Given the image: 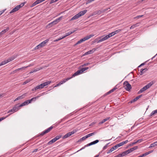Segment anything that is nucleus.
<instances>
[{
    "instance_id": "12",
    "label": "nucleus",
    "mask_w": 157,
    "mask_h": 157,
    "mask_svg": "<svg viewBox=\"0 0 157 157\" xmlns=\"http://www.w3.org/2000/svg\"><path fill=\"white\" fill-rule=\"evenodd\" d=\"M147 70V69L145 68L144 69H142L140 71V75H142L144 72L146 71Z\"/></svg>"
},
{
    "instance_id": "29",
    "label": "nucleus",
    "mask_w": 157,
    "mask_h": 157,
    "mask_svg": "<svg viewBox=\"0 0 157 157\" xmlns=\"http://www.w3.org/2000/svg\"><path fill=\"white\" fill-rule=\"evenodd\" d=\"M74 32V31H70L67 33H66L65 35L64 36H65V37H67V36L70 35V34H72V33H73Z\"/></svg>"
},
{
    "instance_id": "56",
    "label": "nucleus",
    "mask_w": 157,
    "mask_h": 157,
    "mask_svg": "<svg viewBox=\"0 0 157 157\" xmlns=\"http://www.w3.org/2000/svg\"><path fill=\"white\" fill-rule=\"evenodd\" d=\"M143 141L142 139H139L136 141V142L137 143H140Z\"/></svg>"
},
{
    "instance_id": "14",
    "label": "nucleus",
    "mask_w": 157,
    "mask_h": 157,
    "mask_svg": "<svg viewBox=\"0 0 157 157\" xmlns=\"http://www.w3.org/2000/svg\"><path fill=\"white\" fill-rule=\"evenodd\" d=\"M88 69V67H86L85 68H82L80 70H79V74L82 73L83 72H84L85 71L87 70Z\"/></svg>"
},
{
    "instance_id": "35",
    "label": "nucleus",
    "mask_w": 157,
    "mask_h": 157,
    "mask_svg": "<svg viewBox=\"0 0 157 157\" xmlns=\"http://www.w3.org/2000/svg\"><path fill=\"white\" fill-rule=\"evenodd\" d=\"M53 25V24L52 23V22L48 24L47 25V27L48 28H50L51 27H52Z\"/></svg>"
},
{
    "instance_id": "39",
    "label": "nucleus",
    "mask_w": 157,
    "mask_h": 157,
    "mask_svg": "<svg viewBox=\"0 0 157 157\" xmlns=\"http://www.w3.org/2000/svg\"><path fill=\"white\" fill-rule=\"evenodd\" d=\"M24 4H25L24 3H22L21 4H20V5H17V6H18L19 8V9H20V8L23 7L24 6Z\"/></svg>"
},
{
    "instance_id": "18",
    "label": "nucleus",
    "mask_w": 157,
    "mask_h": 157,
    "mask_svg": "<svg viewBox=\"0 0 157 157\" xmlns=\"http://www.w3.org/2000/svg\"><path fill=\"white\" fill-rule=\"evenodd\" d=\"M78 70L76 72H75V73H74L72 75V76L68 78H70V79H71V78H73V77H75V76H78Z\"/></svg>"
},
{
    "instance_id": "19",
    "label": "nucleus",
    "mask_w": 157,
    "mask_h": 157,
    "mask_svg": "<svg viewBox=\"0 0 157 157\" xmlns=\"http://www.w3.org/2000/svg\"><path fill=\"white\" fill-rule=\"evenodd\" d=\"M20 109V108L19 106H17V105H16L15 106H14L13 109L14 110V112H16L19 110Z\"/></svg>"
},
{
    "instance_id": "30",
    "label": "nucleus",
    "mask_w": 157,
    "mask_h": 157,
    "mask_svg": "<svg viewBox=\"0 0 157 157\" xmlns=\"http://www.w3.org/2000/svg\"><path fill=\"white\" fill-rule=\"evenodd\" d=\"M122 146V145L121 143H120L119 144H116V145L114 146V147L116 149L118 147H119Z\"/></svg>"
},
{
    "instance_id": "3",
    "label": "nucleus",
    "mask_w": 157,
    "mask_h": 157,
    "mask_svg": "<svg viewBox=\"0 0 157 157\" xmlns=\"http://www.w3.org/2000/svg\"><path fill=\"white\" fill-rule=\"evenodd\" d=\"M15 59V57L13 56L9 58L8 59L5 60L0 63V66L4 65L12 61Z\"/></svg>"
},
{
    "instance_id": "5",
    "label": "nucleus",
    "mask_w": 157,
    "mask_h": 157,
    "mask_svg": "<svg viewBox=\"0 0 157 157\" xmlns=\"http://www.w3.org/2000/svg\"><path fill=\"white\" fill-rule=\"evenodd\" d=\"M53 128V126H51L49 128L45 130V131L42 132V133L39 135V136H43L44 134L48 133Z\"/></svg>"
},
{
    "instance_id": "41",
    "label": "nucleus",
    "mask_w": 157,
    "mask_h": 157,
    "mask_svg": "<svg viewBox=\"0 0 157 157\" xmlns=\"http://www.w3.org/2000/svg\"><path fill=\"white\" fill-rule=\"evenodd\" d=\"M121 31V29H118L117 30H116L115 31H114V33H115V34H117V33H118L120 32V31Z\"/></svg>"
},
{
    "instance_id": "1",
    "label": "nucleus",
    "mask_w": 157,
    "mask_h": 157,
    "mask_svg": "<svg viewBox=\"0 0 157 157\" xmlns=\"http://www.w3.org/2000/svg\"><path fill=\"white\" fill-rule=\"evenodd\" d=\"M154 84L153 81L151 82L145 86L144 87L142 88L138 92L139 94H141L148 89Z\"/></svg>"
},
{
    "instance_id": "26",
    "label": "nucleus",
    "mask_w": 157,
    "mask_h": 157,
    "mask_svg": "<svg viewBox=\"0 0 157 157\" xmlns=\"http://www.w3.org/2000/svg\"><path fill=\"white\" fill-rule=\"evenodd\" d=\"M131 153L130 151L129 150V149H128V150H127L125 151H124L123 152V154H124V156L127 155L129 153Z\"/></svg>"
},
{
    "instance_id": "62",
    "label": "nucleus",
    "mask_w": 157,
    "mask_h": 157,
    "mask_svg": "<svg viewBox=\"0 0 157 157\" xmlns=\"http://www.w3.org/2000/svg\"><path fill=\"white\" fill-rule=\"evenodd\" d=\"M135 27L134 26V25H132V26H131V27L130 28V29H133L134 28H135Z\"/></svg>"
},
{
    "instance_id": "11",
    "label": "nucleus",
    "mask_w": 157,
    "mask_h": 157,
    "mask_svg": "<svg viewBox=\"0 0 157 157\" xmlns=\"http://www.w3.org/2000/svg\"><path fill=\"white\" fill-rule=\"evenodd\" d=\"M98 142H99V140H97L94 141H93L90 143L88 144V146H90L91 145H93L94 144H95L97 143Z\"/></svg>"
},
{
    "instance_id": "58",
    "label": "nucleus",
    "mask_w": 157,
    "mask_h": 157,
    "mask_svg": "<svg viewBox=\"0 0 157 157\" xmlns=\"http://www.w3.org/2000/svg\"><path fill=\"white\" fill-rule=\"evenodd\" d=\"M129 149L130 150V151L131 152L134 151L133 150V148L132 147L131 148Z\"/></svg>"
},
{
    "instance_id": "15",
    "label": "nucleus",
    "mask_w": 157,
    "mask_h": 157,
    "mask_svg": "<svg viewBox=\"0 0 157 157\" xmlns=\"http://www.w3.org/2000/svg\"><path fill=\"white\" fill-rule=\"evenodd\" d=\"M110 118V117H107L103 119L102 121H101L99 123V124H103L106 121H107V120H109Z\"/></svg>"
},
{
    "instance_id": "63",
    "label": "nucleus",
    "mask_w": 157,
    "mask_h": 157,
    "mask_svg": "<svg viewBox=\"0 0 157 157\" xmlns=\"http://www.w3.org/2000/svg\"><path fill=\"white\" fill-rule=\"evenodd\" d=\"M138 24H139V23H136L135 24H134V26L135 27H136V26H139Z\"/></svg>"
},
{
    "instance_id": "17",
    "label": "nucleus",
    "mask_w": 157,
    "mask_h": 157,
    "mask_svg": "<svg viewBox=\"0 0 157 157\" xmlns=\"http://www.w3.org/2000/svg\"><path fill=\"white\" fill-rule=\"evenodd\" d=\"M107 36H104V37L101 38L100 40H98V42H97V43H100V42H101L102 41H105L106 40H107Z\"/></svg>"
},
{
    "instance_id": "43",
    "label": "nucleus",
    "mask_w": 157,
    "mask_h": 157,
    "mask_svg": "<svg viewBox=\"0 0 157 157\" xmlns=\"http://www.w3.org/2000/svg\"><path fill=\"white\" fill-rule=\"evenodd\" d=\"M110 143H108L107 144H106L103 147V150H105V149L108 146V144H109Z\"/></svg>"
},
{
    "instance_id": "27",
    "label": "nucleus",
    "mask_w": 157,
    "mask_h": 157,
    "mask_svg": "<svg viewBox=\"0 0 157 157\" xmlns=\"http://www.w3.org/2000/svg\"><path fill=\"white\" fill-rule=\"evenodd\" d=\"M157 145V143H156V142H155L153 143H152L151 144L150 146L149 147V148H151L153 147H154L155 146Z\"/></svg>"
},
{
    "instance_id": "4",
    "label": "nucleus",
    "mask_w": 157,
    "mask_h": 157,
    "mask_svg": "<svg viewBox=\"0 0 157 157\" xmlns=\"http://www.w3.org/2000/svg\"><path fill=\"white\" fill-rule=\"evenodd\" d=\"M94 36V35L91 34L88 36H87L85 37H84L83 38H82L81 39H80L79 40V44L82 42L83 41H84L86 40L89 39L90 38L93 37Z\"/></svg>"
},
{
    "instance_id": "42",
    "label": "nucleus",
    "mask_w": 157,
    "mask_h": 157,
    "mask_svg": "<svg viewBox=\"0 0 157 157\" xmlns=\"http://www.w3.org/2000/svg\"><path fill=\"white\" fill-rule=\"evenodd\" d=\"M89 146H88V144H87L86 145H85L83 147H82L81 149H80V150H79V151H81L82 150V149H84L86 147H88Z\"/></svg>"
},
{
    "instance_id": "60",
    "label": "nucleus",
    "mask_w": 157,
    "mask_h": 157,
    "mask_svg": "<svg viewBox=\"0 0 157 157\" xmlns=\"http://www.w3.org/2000/svg\"><path fill=\"white\" fill-rule=\"evenodd\" d=\"M132 148H133L134 150H136L138 148V147L137 146H135Z\"/></svg>"
},
{
    "instance_id": "23",
    "label": "nucleus",
    "mask_w": 157,
    "mask_h": 157,
    "mask_svg": "<svg viewBox=\"0 0 157 157\" xmlns=\"http://www.w3.org/2000/svg\"><path fill=\"white\" fill-rule=\"evenodd\" d=\"M93 52L94 51L93 50H90L88 51L85 52L83 55V56H84L86 55L91 54L93 53Z\"/></svg>"
},
{
    "instance_id": "61",
    "label": "nucleus",
    "mask_w": 157,
    "mask_h": 157,
    "mask_svg": "<svg viewBox=\"0 0 157 157\" xmlns=\"http://www.w3.org/2000/svg\"><path fill=\"white\" fill-rule=\"evenodd\" d=\"M40 87L42 89L44 87V86H43V84L42 83L40 85Z\"/></svg>"
},
{
    "instance_id": "48",
    "label": "nucleus",
    "mask_w": 157,
    "mask_h": 157,
    "mask_svg": "<svg viewBox=\"0 0 157 157\" xmlns=\"http://www.w3.org/2000/svg\"><path fill=\"white\" fill-rule=\"evenodd\" d=\"M87 0V1H86V4L89 3H90L91 2H92L93 1H94V0Z\"/></svg>"
},
{
    "instance_id": "34",
    "label": "nucleus",
    "mask_w": 157,
    "mask_h": 157,
    "mask_svg": "<svg viewBox=\"0 0 157 157\" xmlns=\"http://www.w3.org/2000/svg\"><path fill=\"white\" fill-rule=\"evenodd\" d=\"M11 114H12L11 113L10 114L6 116V117H2L0 118V121H2L5 119L6 117H8L9 116H10Z\"/></svg>"
},
{
    "instance_id": "21",
    "label": "nucleus",
    "mask_w": 157,
    "mask_h": 157,
    "mask_svg": "<svg viewBox=\"0 0 157 157\" xmlns=\"http://www.w3.org/2000/svg\"><path fill=\"white\" fill-rule=\"evenodd\" d=\"M142 96V95H140L138 96L136 98H134L131 101V102H135L137 100H138L139 98H140Z\"/></svg>"
},
{
    "instance_id": "64",
    "label": "nucleus",
    "mask_w": 157,
    "mask_h": 157,
    "mask_svg": "<svg viewBox=\"0 0 157 157\" xmlns=\"http://www.w3.org/2000/svg\"><path fill=\"white\" fill-rule=\"evenodd\" d=\"M89 134L90 135V136H91L94 135V132H93V133H90Z\"/></svg>"
},
{
    "instance_id": "37",
    "label": "nucleus",
    "mask_w": 157,
    "mask_h": 157,
    "mask_svg": "<svg viewBox=\"0 0 157 157\" xmlns=\"http://www.w3.org/2000/svg\"><path fill=\"white\" fill-rule=\"evenodd\" d=\"M39 3V2H38V1H37V0L35 1L33 4H32V6H34L38 4Z\"/></svg>"
},
{
    "instance_id": "31",
    "label": "nucleus",
    "mask_w": 157,
    "mask_h": 157,
    "mask_svg": "<svg viewBox=\"0 0 157 157\" xmlns=\"http://www.w3.org/2000/svg\"><path fill=\"white\" fill-rule=\"evenodd\" d=\"M26 93H25L21 96L18 97L19 99H21L23 98L26 96Z\"/></svg>"
},
{
    "instance_id": "47",
    "label": "nucleus",
    "mask_w": 157,
    "mask_h": 157,
    "mask_svg": "<svg viewBox=\"0 0 157 157\" xmlns=\"http://www.w3.org/2000/svg\"><path fill=\"white\" fill-rule=\"evenodd\" d=\"M10 112L14 113L15 112L14 111V110L12 109L9 110V111H8L7 113H10Z\"/></svg>"
},
{
    "instance_id": "40",
    "label": "nucleus",
    "mask_w": 157,
    "mask_h": 157,
    "mask_svg": "<svg viewBox=\"0 0 157 157\" xmlns=\"http://www.w3.org/2000/svg\"><path fill=\"white\" fill-rule=\"evenodd\" d=\"M143 15H139L137 16H136L135 17H134V19H139L140 18V17H141L143 16Z\"/></svg>"
},
{
    "instance_id": "33",
    "label": "nucleus",
    "mask_w": 157,
    "mask_h": 157,
    "mask_svg": "<svg viewBox=\"0 0 157 157\" xmlns=\"http://www.w3.org/2000/svg\"><path fill=\"white\" fill-rule=\"evenodd\" d=\"M86 139H87V138H86V136H85L83 137L82 138H80L79 140V141H83V140H86Z\"/></svg>"
},
{
    "instance_id": "53",
    "label": "nucleus",
    "mask_w": 157,
    "mask_h": 157,
    "mask_svg": "<svg viewBox=\"0 0 157 157\" xmlns=\"http://www.w3.org/2000/svg\"><path fill=\"white\" fill-rule=\"evenodd\" d=\"M33 64H29L28 66H27L26 67H25V68H27L28 67H31V66H33Z\"/></svg>"
},
{
    "instance_id": "57",
    "label": "nucleus",
    "mask_w": 157,
    "mask_h": 157,
    "mask_svg": "<svg viewBox=\"0 0 157 157\" xmlns=\"http://www.w3.org/2000/svg\"><path fill=\"white\" fill-rule=\"evenodd\" d=\"M25 105L24 102H23V103H21L20 105H19V107H22L23 106Z\"/></svg>"
},
{
    "instance_id": "28",
    "label": "nucleus",
    "mask_w": 157,
    "mask_h": 157,
    "mask_svg": "<svg viewBox=\"0 0 157 157\" xmlns=\"http://www.w3.org/2000/svg\"><path fill=\"white\" fill-rule=\"evenodd\" d=\"M156 113H157V109L153 111L150 114V116H151Z\"/></svg>"
},
{
    "instance_id": "50",
    "label": "nucleus",
    "mask_w": 157,
    "mask_h": 157,
    "mask_svg": "<svg viewBox=\"0 0 157 157\" xmlns=\"http://www.w3.org/2000/svg\"><path fill=\"white\" fill-rule=\"evenodd\" d=\"M106 36H107V39H109L110 37L112 36L111 35L110 33L108 35Z\"/></svg>"
},
{
    "instance_id": "13",
    "label": "nucleus",
    "mask_w": 157,
    "mask_h": 157,
    "mask_svg": "<svg viewBox=\"0 0 157 157\" xmlns=\"http://www.w3.org/2000/svg\"><path fill=\"white\" fill-rule=\"evenodd\" d=\"M87 10H85L83 11L79 12V17L83 16L87 12Z\"/></svg>"
},
{
    "instance_id": "20",
    "label": "nucleus",
    "mask_w": 157,
    "mask_h": 157,
    "mask_svg": "<svg viewBox=\"0 0 157 157\" xmlns=\"http://www.w3.org/2000/svg\"><path fill=\"white\" fill-rule=\"evenodd\" d=\"M69 79H70V78H67L64 79L63 80V81H61L59 83L60 85L61 84H62L63 83H65L67 81H68V80H69Z\"/></svg>"
},
{
    "instance_id": "36",
    "label": "nucleus",
    "mask_w": 157,
    "mask_h": 157,
    "mask_svg": "<svg viewBox=\"0 0 157 157\" xmlns=\"http://www.w3.org/2000/svg\"><path fill=\"white\" fill-rule=\"evenodd\" d=\"M123 156H124V155L122 152L121 154H119L118 155L116 156L115 157H121Z\"/></svg>"
},
{
    "instance_id": "38",
    "label": "nucleus",
    "mask_w": 157,
    "mask_h": 157,
    "mask_svg": "<svg viewBox=\"0 0 157 157\" xmlns=\"http://www.w3.org/2000/svg\"><path fill=\"white\" fill-rule=\"evenodd\" d=\"M128 140H127L125 141H123V142H121V143L122 146L124 144H126L127 143H128Z\"/></svg>"
},
{
    "instance_id": "45",
    "label": "nucleus",
    "mask_w": 157,
    "mask_h": 157,
    "mask_svg": "<svg viewBox=\"0 0 157 157\" xmlns=\"http://www.w3.org/2000/svg\"><path fill=\"white\" fill-rule=\"evenodd\" d=\"M25 69V67H21L20 68H18V69H17V70H15L14 71H19L20 70H22V69Z\"/></svg>"
},
{
    "instance_id": "51",
    "label": "nucleus",
    "mask_w": 157,
    "mask_h": 157,
    "mask_svg": "<svg viewBox=\"0 0 157 157\" xmlns=\"http://www.w3.org/2000/svg\"><path fill=\"white\" fill-rule=\"evenodd\" d=\"M116 149L113 146V147H112V148H110V151L112 152L114 150H115Z\"/></svg>"
},
{
    "instance_id": "54",
    "label": "nucleus",
    "mask_w": 157,
    "mask_h": 157,
    "mask_svg": "<svg viewBox=\"0 0 157 157\" xmlns=\"http://www.w3.org/2000/svg\"><path fill=\"white\" fill-rule=\"evenodd\" d=\"M36 89H37V90L39 89H41L42 88L40 87V85H39L38 86H36Z\"/></svg>"
},
{
    "instance_id": "44",
    "label": "nucleus",
    "mask_w": 157,
    "mask_h": 157,
    "mask_svg": "<svg viewBox=\"0 0 157 157\" xmlns=\"http://www.w3.org/2000/svg\"><path fill=\"white\" fill-rule=\"evenodd\" d=\"M61 137V136H56L55 138L56 139V140H58Z\"/></svg>"
},
{
    "instance_id": "52",
    "label": "nucleus",
    "mask_w": 157,
    "mask_h": 157,
    "mask_svg": "<svg viewBox=\"0 0 157 157\" xmlns=\"http://www.w3.org/2000/svg\"><path fill=\"white\" fill-rule=\"evenodd\" d=\"M41 48L40 44H39V45H37L35 48V49H38V48Z\"/></svg>"
},
{
    "instance_id": "59",
    "label": "nucleus",
    "mask_w": 157,
    "mask_h": 157,
    "mask_svg": "<svg viewBox=\"0 0 157 157\" xmlns=\"http://www.w3.org/2000/svg\"><path fill=\"white\" fill-rule=\"evenodd\" d=\"M111 34V35L112 36H113L115 35L114 32H112L111 33H110Z\"/></svg>"
},
{
    "instance_id": "16",
    "label": "nucleus",
    "mask_w": 157,
    "mask_h": 157,
    "mask_svg": "<svg viewBox=\"0 0 157 157\" xmlns=\"http://www.w3.org/2000/svg\"><path fill=\"white\" fill-rule=\"evenodd\" d=\"M78 18V13L77 14L73 17L70 20L71 21L76 20Z\"/></svg>"
},
{
    "instance_id": "32",
    "label": "nucleus",
    "mask_w": 157,
    "mask_h": 157,
    "mask_svg": "<svg viewBox=\"0 0 157 157\" xmlns=\"http://www.w3.org/2000/svg\"><path fill=\"white\" fill-rule=\"evenodd\" d=\"M8 29H9L8 28H7L6 29L3 30H2V32H0V33L1 34H3L4 33H5L6 31H7L8 30Z\"/></svg>"
},
{
    "instance_id": "24",
    "label": "nucleus",
    "mask_w": 157,
    "mask_h": 157,
    "mask_svg": "<svg viewBox=\"0 0 157 157\" xmlns=\"http://www.w3.org/2000/svg\"><path fill=\"white\" fill-rule=\"evenodd\" d=\"M51 83V81H49L45 82H44L43 83H42V84H43V86H44V87H45V86L50 84Z\"/></svg>"
},
{
    "instance_id": "7",
    "label": "nucleus",
    "mask_w": 157,
    "mask_h": 157,
    "mask_svg": "<svg viewBox=\"0 0 157 157\" xmlns=\"http://www.w3.org/2000/svg\"><path fill=\"white\" fill-rule=\"evenodd\" d=\"M63 17L61 16L59 17V18L56 19L52 22V23L53 24V25H55L56 24L58 23L60 20H61L62 18Z\"/></svg>"
},
{
    "instance_id": "9",
    "label": "nucleus",
    "mask_w": 157,
    "mask_h": 157,
    "mask_svg": "<svg viewBox=\"0 0 157 157\" xmlns=\"http://www.w3.org/2000/svg\"><path fill=\"white\" fill-rule=\"evenodd\" d=\"M20 9L19 8L18 6H17L15 8H13L10 12V13L15 12L17 10H18Z\"/></svg>"
},
{
    "instance_id": "46",
    "label": "nucleus",
    "mask_w": 157,
    "mask_h": 157,
    "mask_svg": "<svg viewBox=\"0 0 157 157\" xmlns=\"http://www.w3.org/2000/svg\"><path fill=\"white\" fill-rule=\"evenodd\" d=\"M148 155V153H147V152L144 154H142V155H141V156H142V157H143V156H145Z\"/></svg>"
},
{
    "instance_id": "8",
    "label": "nucleus",
    "mask_w": 157,
    "mask_h": 157,
    "mask_svg": "<svg viewBox=\"0 0 157 157\" xmlns=\"http://www.w3.org/2000/svg\"><path fill=\"white\" fill-rule=\"evenodd\" d=\"M49 40L48 39H47L40 43L39 44L41 48L45 46V44L48 42Z\"/></svg>"
},
{
    "instance_id": "2",
    "label": "nucleus",
    "mask_w": 157,
    "mask_h": 157,
    "mask_svg": "<svg viewBox=\"0 0 157 157\" xmlns=\"http://www.w3.org/2000/svg\"><path fill=\"white\" fill-rule=\"evenodd\" d=\"M124 86L125 89L127 91H129L132 88L131 85L127 81L124 82Z\"/></svg>"
},
{
    "instance_id": "55",
    "label": "nucleus",
    "mask_w": 157,
    "mask_h": 157,
    "mask_svg": "<svg viewBox=\"0 0 157 157\" xmlns=\"http://www.w3.org/2000/svg\"><path fill=\"white\" fill-rule=\"evenodd\" d=\"M57 1V0H51L50 3H52Z\"/></svg>"
},
{
    "instance_id": "6",
    "label": "nucleus",
    "mask_w": 157,
    "mask_h": 157,
    "mask_svg": "<svg viewBox=\"0 0 157 157\" xmlns=\"http://www.w3.org/2000/svg\"><path fill=\"white\" fill-rule=\"evenodd\" d=\"M77 131L76 130H74L72 131L68 132L63 137V138H66L71 136L72 135L75 133Z\"/></svg>"
},
{
    "instance_id": "49",
    "label": "nucleus",
    "mask_w": 157,
    "mask_h": 157,
    "mask_svg": "<svg viewBox=\"0 0 157 157\" xmlns=\"http://www.w3.org/2000/svg\"><path fill=\"white\" fill-rule=\"evenodd\" d=\"M42 68H43V67H39L36 68L35 69H36V71H39L40 70L42 69Z\"/></svg>"
},
{
    "instance_id": "25",
    "label": "nucleus",
    "mask_w": 157,
    "mask_h": 157,
    "mask_svg": "<svg viewBox=\"0 0 157 157\" xmlns=\"http://www.w3.org/2000/svg\"><path fill=\"white\" fill-rule=\"evenodd\" d=\"M117 89V88L116 87V86H115L114 88H113V89L109 90L108 92L107 93V94H109L113 92L114 91H115V90H116Z\"/></svg>"
},
{
    "instance_id": "10",
    "label": "nucleus",
    "mask_w": 157,
    "mask_h": 157,
    "mask_svg": "<svg viewBox=\"0 0 157 157\" xmlns=\"http://www.w3.org/2000/svg\"><path fill=\"white\" fill-rule=\"evenodd\" d=\"M39 97V96H38L35 97H34L31 98V99L28 100H26L28 104L31 103L32 101H33V99H34V101H36L37 98H38Z\"/></svg>"
},
{
    "instance_id": "22",
    "label": "nucleus",
    "mask_w": 157,
    "mask_h": 157,
    "mask_svg": "<svg viewBox=\"0 0 157 157\" xmlns=\"http://www.w3.org/2000/svg\"><path fill=\"white\" fill-rule=\"evenodd\" d=\"M56 140V139L54 138L50 140L48 143V145H50L52 144V143L55 142Z\"/></svg>"
}]
</instances>
